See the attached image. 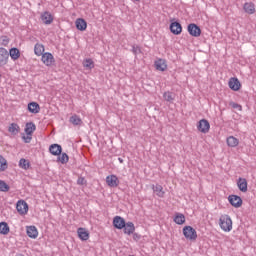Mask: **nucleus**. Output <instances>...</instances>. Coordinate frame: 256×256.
I'll return each mask as SVG.
<instances>
[{
  "label": "nucleus",
  "instance_id": "9d476101",
  "mask_svg": "<svg viewBox=\"0 0 256 256\" xmlns=\"http://www.w3.org/2000/svg\"><path fill=\"white\" fill-rule=\"evenodd\" d=\"M170 31L171 33H173V35H181V32L183 31V27L179 22H172L170 24Z\"/></svg>",
  "mask_w": 256,
  "mask_h": 256
},
{
  "label": "nucleus",
  "instance_id": "a19ab883",
  "mask_svg": "<svg viewBox=\"0 0 256 256\" xmlns=\"http://www.w3.org/2000/svg\"><path fill=\"white\" fill-rule=\"evenodd\" d=\"M77 183H78V185H83V183H85V178H79L77 180Z\"/></svg>",
  "mask_w": 256,
  "mask_h": 256
},
{
  "label": "nucleus",
  "instance_id": "6e6552de",
  "mask_svg": "<svg viewBox=\"0 0 256 256\" xmlns=\"http://www.w3.org/2000/svg\"><path fill=\"white\" fill-rule=\"evenodd\" d=\"M188 33L192 36V37H200L201 36V28H199V26H197V24H189L188 25Z\"/></svg>",
  "mask_w": 256,
  "mask_h": 256
},
{
  "label": "nucleus",
  "instance_id": "2eb2a0df",
  "mask_svg": "<svg viewBox=\"0 0 256 256\" xmlns=\"http://www.w3.org/2000/svg\"><path fill=\"white\" fill-rule=\"evenodd\" d=\"M125 235H133L135 233V224L133 222H126L123 226Z\"/></svg>",
  "mask_w": 256,
  "mask_h": 256
},
{
  "label": "nucleus",
  "instance_id": "dca6fc26",
  "mask_svg": "<svg viewBox=\"0 0 256 256\" xmlns=\"http://www.w3.org/2000/svg\"><path fill=\"white\" fill-rule=\"evenodd\" d=\"M157 71H167V62L164 59H158L154 63Z\"/></svg>",
  "mask_w": 256,
  "mask_h": 256
},
{
  "label": "nucleus",
  "instance_id": "72a5a7b5",
  "mask_svg": "<svg viewBox=\"0 0 256 256\" xmlns=\"http://www.w3.org/2000/svg\"><path fill=\"white\" fill-rule=\"evenodd\" d=\"M174 223H176L177 225H183V223H185V215L177 213L174 217Z\"/></svg>",
  "mask_w": 256,
  "mask_h": 256
},
{
  "label": "nucleus",
  "instance_id": "9b49d317",
  "mask_svg": "<svg viewBox=\"0 0 256 256\" xmlns=\"http://www.w3.org/2000/svg\"><path fill=\"white\" fill-rule=\"evenodd\" d=\"M228 85L232 91H239L241 89V82L237 78H230Z\"/></svg>",
  "mask_w": 256,
  "mask_h": 256
},
{
  "label": "nucleus",
  "instance_id": "c756f323",
  "mask_svg": "<svg viewBox=\"0 0 256 256\" xmlns=\"http://www.w3.org/2000/svg\"><path fill=\"white\" fill-rule=\"evenodd\" d=\"M35 129H37V127L35 126V123L33 122L26 123V127H25L26 135H33V132L35 131Z\"/></svg>",
  "mask_w": 256,
  "mask_h": 256
},
{
  "label": "nucleus",
  "instance_id": "ddd939ff",
  "mask_svg": "<svg viewBox=\"0 0 256 256\" xmlns=\"http://www.w3.org/2000/svg\"><path fill=\"white\" fill-rule=\"evenodd\" d=\"M26 233L30 239H37L39 236V231H37V227L35 226H28L26 228Z\"/></svg>",
  "mask_w": 256,
  "mask_h": 256
},
{
  "label": "nucleus",
  "instance_id": "c85d7f7f",
  "mask_svg": "<svg viewBox=\"0 0 256 256\" xmlns=\"http://www.w3.org/2000/svg\"><path fill=\"white\" fill-rule=\"evenodd\" d=\"M163 98L168 103H173L175 101V93H173L171 91L164 92L163 93Z\"/></svg>",
  "mask_w": 256,
  "mask_h": 256
},
{
  "label": "nucleus",
  "instance_id": "6ab92c4d",
  "mask_svg": "<svg viewBox=\"0 0 256 256\" xmlns=\"http://www.w3.org/2000/svg\"><path fill=\"white\" fill-rule=\"evenodd\" d=\"M77 233L81 241L89 240V232L85 228H78Z\"/></svg>",
  "mask_w": 256,
  "mask_h": 256
},
{
  "label": "nucleus",
  "instance_id": "39448f33",
  "mask_svg": "<svg viewBox=\"0 0 256 256\" xmlns=\"http://www.w3.org/2000/svg\"><path fill=\"white\" fill-rule=\"evenodd\" d=\"M228 201L232 207H235V209H239V207L243 205V199L237 195H230L228 197Z\"/></svg>",
  "mask_w": 256,
  "mask_h": 256
},
{
  "label": "nucleus",
  "instance_id": "ea45409f",
  "mask_svg": "<svg viewBox=\"0 0 256 256\" xmlns=\"http://www.w3.org/2000/svg\"><path fill=\"white\" fill-rule=\"evenodd\" d=\"M31 135L23 136V139L26 143H31Z\"/></svg>",
  "mask_w": 256,
  "mask_h": 256
},
{
  "label": "nucleus",
  "instance_id": "473e14b6",
  "mask_svg": "<svg viewBox=\"0 0 256 256\" xmlns=\"http://www.w3.org/2000/svg\"><path fill=\"white\" fill-rule=\"evenodd\" d=\"M19 167H20V169H24L25 171H27V169H29V167H31V163L29 162V160H27L25 158H21L19 161Z\"/></svg>",
  "mask_w": 256,
  "mask_h": 256
},
{
  "label": "nucleus",
  "instance_id": "412c9836",
  "mask_svg": "<svg viewBox=\"0 0 256 256\" xmlns=\"http://www.w3.org/2000/svg\"><path fill=\"white\" fill-rule=\"evenodd\" d=\"M152 189L154 193L157 195V197H160V198L165 197V191H163V186L159 184L152 185Z\"/></svg>",
  "mask_w": 256,
  "mask_h": 256
},
{
  "label": "nucleus",
  "instance_id": "4468645a",
  "mask_svg": "<svg viewBox=\"0 0 256 256\" xmlns=\"http://www.w3.org/2000/svg\"><path fill=\"white\" fill-rule=\"evenodd\" d=\"M62 151L63 148L59 144H52L49 147V152L51 153V155L59 156L61 155Z\"/></svg>",
  "mask_w": 256,
  "mask_h": 256
},
{
  "label": "nucleus",
  "instance_id": "37998d69",
  "mask_svg": "<svg viewBox=\"0 0 256 256\" xmlns=\"http://www.w3.org/2000/svg\"><path fill=\"white\" fill-rule=\"evenodd\" d=\"M16 256H24L23 254H17Z\"/></svg>",
  "mask_w": 256,
  "mask_h": 256
},
{
  "label": "nucleus",
  "instance_id": "393cba45",
  "mask_svg": "<svg viewBox=\"0 0 256 256\" xmlns=\"http://www.w3.org/2000/svg\"><path fill=\"white\" fill-rule=\"evenodd\" d=\"M244 11L248 13V15H253L255 13V4L251 2H247L244 4Z\"/></svg>",
  "mask_w": 256,
  "mask_h": 256
},
{
  "label": "nucleus",
  "instance_id": "cd10ccee",
  "mask_svg": "<svg viewBox=\"0 0 256 256\" xmlns=\"http://www.w3.org/2000/svg\"><path fill=\"white\" fill-rule=\"evenodd\" d=\"M8 131L11 133V135H18L19 131H21V128L17 123H12L10 124Z\"/></svg>",
  "mask_w": 256,
  "mask_h": 256
},
{
  "label": "nucleus",
  "instance_id": "f03ea898",
  "mask_svg": "<svg viewBox=\"0 0 256 256\" xmlns=\"http://www.w3.org/2000/svg\"><path fill=\"white\" fill-rule=\"evenodd\" d=\"M183 235L189 241H195L197 239V230L191 226H185L183 228Z\"/></svg>",
  "mask_w": 256,
  "mask_h": 256
},
{
  "label": "nucleus",
  "instance_id": "5701e85b",
  "mask_svg": "<svg viewBox=\"0 0 256 256\" xmlns=\"http://www.w3.org/2000/svg\"><path fill=\"white\" fill-rule=\"evenodd\" d=\"M69 121L75 127H80V125H83V120H81V117H79L77 114L72 115Z\"/></svg>",
  "mask_w": 256,
  "mask_h": 256
},
{
  "label": "nucleus",
  "instance_id": "b1692460",
  "mask_svg": "<svg viewBox=\"0 0 256 256\" xmlns=\"http://www.w3.org/2000/svg\"><path fill=\"white\" fill-rule=\"evenodd\" d=\"M76 28L78 31H85L87 29V22L83 18H78L76 20Z\"/></svg>",
  "mask_w": 256,
  "mask_h": 256
},
{
  "label": "nucleus",
  "instance_id": "aec40b11",
  "mask_svg": "<svg viewBox=\"0 0 256 256\" xmlns=\"http://www.w3.org/2000/svg\"><path fill=\"white\" fill-rule=\"evenodd\" d=\"M34 53L37 57H41L45 54V46L43 44L36 43L34 46Z\"/></svg>",
  "mask_w": 256,
  "mask_h": 256
},
{
  "label": "nucleus",
  "instance_id": "f257e3e1",
  "mask_svg": "<svg viewBox=\"0 0 256 256\" xmlns=\"http://www.w3.org/2000/svg\"><path fill=\"white\" fill-rule=\"evenodd\" d=\"M219 226L222 231H225V233H229V231L233 229V221L231 220V216L227 214L220 216Z\"/></svg>",
  "mask_w": 256,
  "mask_h": 256
},
{
  "label": "nucleus",
  "instance_id": "0eeeda50",
  "mask_svg": "<svg viewBox=\"0 0 256 256\" xmlns=\"http://www.w3.org/2000/svg\"><path fill=\"white\" fill-rule=\"evenodd\" d=\"M9 63V52L5 48H0V67H5Z\"/></svg>",
  "mask_w": 256,
  "mask_h": 256
},
{
  "label": "nucleus",
  "instance_id": "f8f14e48",
  "mask_svg": "<svg viewBox=\"0 0 256 256\" xmlns=\"http://www.w3.org/2000/svg\"><path fill=\"white\" fill-rule=\"evenodd\" d=\"M125 219L121 216H115L113 219V225L116 229H123L125 227Z\"/></svg>",
  "mask_w": 256,
  "mask_h": 256
},
{
  "label": "nucleus",
  "instance_id": "79ce46f5",
  "mask_svg": "<svg viewBox=\"0 0 256 256\" xmlns=\"http://www.w3.org/2000/svg\"><path fill=\"white\" fill-rule=\"evenodd\" d=\"M119 163H123V159L122 158H118Z\"/></svg>",
  "mask_w": 256,
  "mask_h": 256
},
{
  "label": "nucleus",
  "instance_id": "423d86ee",
  "mask_svg": "<svg viewBox=\"0 0 256 256\" xmlns=\"http://www.w3.org/2000/svg\"><path fill=\"white\" fill-rule=\"evenodd\" d=\"M197 129L200 131V133L205 134L209 131V129H211V124H209L207 119H202L198 122Z\"/></svg>",
  "mask_w": 256,
  "mask_h": 256
},
{
  "label": "nucleus",
  "instance_id": "7ed1b4c3",
  "mask_svg": "<svg viewBox=\"0 0 256 256\" xmlns=\"http://www.w3.org/2000/svg\"><path fill=\"white\" fill-rule=\"evenodd\" d=\"M16 209L19 215H27L29 211V205L27 204V202H25V200H19L16 203Z\"/></svg>",
  "mask_w": 256,
  "mask_h": 256
},
{
  "label": "nucleus",
  "instance_id": "f3484780",
  "mask_svg": "<svg viewBox=\"0 0 256 256\" xmlns=\"http://www.w3.org/2000/svg\"><path fill=\"white\" fill-rule=\"evenodd\" d=\"M237 187L242 193H247V179L238 178Z\"/></svg>",
  "mask_w": 256,
  "mask_h": 256
},
{
  "label": "nucleus",
  "instance_id": "e433bc0d",
  "mask_svg": "<svg viewBox=\"0 0 256 256\" xmlns=\"http://www.w3.org/2000/svg\"><path fill=\"white\" fill-rule=\"evenodd\" d=\"M10 187L8 186V184H6L5 181L0 180V191H2L3 193H7V191H9Z\"/></svg>",
  "mask_w": 256,
  "mask_h": 256
},
{
  "label": "nucleus",
  "instance_id": "bb28decb",
  "mask_svg": "<svg viewBox=\"0 0 256 256\" xmlns=\"http://www.w3.org/2000/svg\"><path fill=\"white\" fill-rule=\"evenodd\" d=\"M7 169H9V163L7 162V159L3 157V155H0V173L7 171Z\"/></svg>",
  "mask_w": 256,
  "mask_h": 256
},
{
  "label": "nucleus",
  "instance_id": "a211bd4d",
  "mask_svg": "<svg viewBox=\"0 0 256 256\" xmlns=\"http://www.w3.org/2000/svg\"><path fill=\"white\" fill-rule=\"evenodd\" d=\"M41 19L44 25H51L53 23V15H51L49 12H44L41 15Z\"/></svg>",
  "mask_w": 256,
  "mask_h": 256
},
{
  "label": "nucleus",
  "instance_id": "20e7f679",
  "mask_svg": "<svg viewBox=\"0 0 256 256\" xmlns=\"http://www.w3.org/2000/svg\"><path fill=\"white\" fill-rule=\"evenodd\" d=\"M41 61L46 65V67H51L53 63H55V57H53V54L50 52H45L44 54L41 55Z\"/></svg>",
  "mask_w": 256,
  "mask_h": 256
},
{
  "label": "nucleus",
  "instance_id": "4c0bfd02",
  "mask_svg": "<svg viewBox=\"0 0 256 256\" xmlns=\"http://www.w3.org/2000/svg\"><path fill=\"white\" fill-rule=\"evenodd\" d=\"M229 105L230 107H232V109H237V111H243V106H241V104H238L236 102H230Z\"/></svg>",
  "mask_w": 256,
  "mask_h": 256
},
{
  "label": "nucleus",
  "instance_id": "4be33fe9",
  "mask_svg": "<svg viewBox=\"0 0 256 256\" xmlns=\"http://www.w3.org/2000/svg\"><path fill=\"white\" fill-rule=\"evenodd\" d=\"M28 111L30 113L37 114V113H39V111H41V107L39 106V104L37 102H30L28 104Z\"/></svg>",
  "mask_w": 256,
  "mask_h": 256
},
{
  "label": "nucleus",
  "instance_id": "f704fd0d",
  "mask_svg": "<svg viewBox=\"0 0 256 256\" xmlns=\"http://www.w3.org/2000/svg\"><path fill=\"white\" fill-rule=\"evenodd\" d=\"M58 161H60L62 165H65V163H69V155H67V153H62L58 155Z\"/></svg>",
  "mask_w": 256,
  "mask_h": 256
},
{
  "label": "nucleus",
  "instance_id": "c9c22d12",
  "mask_svg": "<svg viewBox=\"0 0 256 256\" xmlns=\"http://www.w3.org/2000/svg\"><path fill=\"white\" fill-rule=\"evenodd\" d=\"M83 66L86 69H93V67H95V64L93 63V60L91 58H88V59L84 60Z\"/></svg>",
  "mask_w": 256,
  "mask_h": 256
},
{
  "label": "nucleus",
  "instance_id": "c03bdc74",
  "mask_svg": "<svg viewBox=\"0 0 256 256\" xmlns=\"http://www.w3.org/2000/svg\"><path fill=\"white\" fill-rule=\"evenodd\" d=\"M135 1H139V0H135Z\"/></svg>",
  "mask_w": 256,
  "mask_h": 256
},
{
  "label": "nucleus",
  "instance_id": "a878e982",
  "mask_svg": "<svg viewBox=\"0 0 256 256\" xmlns=\"http://www.w3.org/2000/svg\"><path fill=\"white\" fill-rule=\"evenodd\" d=\"M8 54L12 61H17L21 57V52L17 48H11Z\"/></svg>",
  "mask_w": 256,
  "mask_h": 256
},
{
  "label": "nucleus",
  "instance_id": "58836bf2",
  "mask_svg": "<svg viewBox=\"0 0 256 256\" xmlns=\"http://www.w3.org/2000/svg\"><path fill=\"white\" fill-rule=\"evenodd\" d=\"M132 51H133L134 55H137L138 53H141V49H139V47H135V46H133Z\"/></svg>",
  "mask_w": 256,
  "mask_h": 256
},
{
  "label": "nucleus",
  "instance_id": "2f4dec72",
  "mask_svg": "<svg viewBox=\"0 0 256 256\" xmlns=\"http://www.w3.org/2000/svg\"><path fill=\"white\" fill-rule=\"evenodd\" d=\"M9 224H7V222H1L0 223V233L1 235H9Z\"/></svg>",
  "mask_w": 256,
  "mask_h": 256
},
{
  "label": "nucleus",
  "instance_id": "1a4fd4ad",
  "mask_svg": "<svg viewBox=\"0 0 256 256\" xmlns=\"http://www.w3.org/2000/svg\"><path fill=\"white\" fill-rule=\"evenodd\" d=\"M106 183L108 187H119V178L112 174L106 177Z\"/></svg>",
  "mask_w": 256,
  "mask_h": 256
},
{
  "label": "nucleus",
  "instance_id": "7c9ffc66",
  "mask_svg": "<svg viewBox=\"0 0 256 256\" xmlns=\"http://www.w3.org/2000/svg\"><path fill=\"white\" fill-rule=\"evenodd\" d=\"M228 147H237L239 145V139L234 136H229L226 140Z\"/></svg>",
  "mask_w": 256,
  "mask_h": 256
}]
</instances>
